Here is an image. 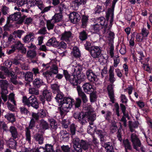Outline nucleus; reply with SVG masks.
<instances>
[{
  "instance_id": "obj_63",
  "label": "nucleus",
  "mask_w": 152,
  "mask_h": 152,
  "mask_svg": "<svg viewBox=\"0 0 152 152\" xmlns=\"http://www.w3.org/2000/svg\"><path fill=\"white\" fill-rule=\"evenodd\" d=\"M52 7L51 6L45 7V6L44 5L42 7V8L40 9L41 10V13L42 14H43L46 12H48V11L50 10V9Z\"/></svg>"
},
{
  "instance_id": "obj_42",
  "label": "nucleus",
  "mask_w": 152,
  "mask_h": 152,
  "mask_svg": "<svg viewBox=\"0 0 152 152\" xmlns=\"http://www.w3.org/2000/svg\"><path fill=\"white\" fill-rule=\"evenodd\" d=\"M57 129H51L52 132V136L55 141H57L59 139L58 134L57 133Z\"/></svg>"
},
{
  "instance_id": "obj_24",
  "label": "nucleus",
  "mask_w": 152,
  "mask_h": 152,
  "mask_svg": "<svg viewBox=\"0 0 152 152\" xmlns=\"http://www.w3.org/2000/svg\"><path fill=\"white\" fill-rule=\"evenodd\" d=\"M9 131L11 133L12 137L14 139L18 138V134L17 131V129L14 126H11L9 129Z\"/></svg>"
},
{
  "instance_id": "obj_12",
  "label": "nucleus",
  "mask_w": 152,
  "mask_h": 152,
  "mask_svg": "<svg viewBox=\"0 0 152 152\" xmlns=\"http://www.w3.org/2000/svg\"><path fill=\"white\" fill-rule=\"evenodd\" d=\"M73 117L75 119H78L82 125L85 124L86 123V112H75L73 115Z\"/></svg>"
},
{
  "instance_id": "obj_34",
  "label": "nucleus",
  "mask_w": 152,
  "mask_h": 152,
  "mask_svg": "<svg viewBox=\"0 0 152 152\" xmlns=\"http://www.w3.org/2000/svg\"><path fill=\"white\" fill-rule=\"evenodd\" d=\"M4 117L8 121L12 123L15 121V116L12 113H7L4 116Z\"/></svg>"
},
{
  "instance_id": "obj_21",
  "label": "nucleus",
  "mask_w": 152,
  "mask_h": 152,
  "mask_svg": "<svg viewBox=\"0 0 152 152\" xmlns=\"http://www.w3.org/2000/svg\"><path fill=\"white\" fill-rule=\"evenodd\" d=\"M42 75L46 78L48 83H50L52 80L53 79L54 75L49 71L43 72Z\"/></svg>"
},
{
  "instance_id": "obj_53",
  "label": "nucleus",
  "mask_w": 152,
  "mask_h": 152,
  "mask_svg": "<svg viewBox=\"0 0 152 152\" xmlns=\"http://www.w3.org/2000/svg\"><path fill=\"white\" fill-rule=\"evenodd\" d=\"M60 134L62 138H69V134L66 131L61 130L60 132Z\"/></svg>"
},
{
  "instance_id": "obj_54",
  "label": "nucleus",
  "mask_w": 152,
  "mask_h": 152,
  "mask_svg": "<svg viewBox=\"0 0 152 152\" xmlns=\"http://www.w3.org/2000/svg\"><path fill=\"white\" fill-rule=\"evenodd\" d=\"M120 98L121 101L122 103L125 104L126 106V104L128 101V100L125 95L124 94H121Z\"/></svg>"
},
{
  "instance_id": "obj_13",
  "label": "nucleus",
  "mask_w": 152,
  "mask_h": 152,
  "mask_svg": "<svg viewBox=\"0 0 152 152\" xmlns=\"http://www.w3.org/2000/svg\"><path fill=\"white\" fill-rule=\"evenodd\" d=\"M102 51L100 47L97 46H94L89 51L91 56L94 58H98L101 54Z\"/></svg>"
},
{
  "instance_id": "obj_50",
  "label": "nucleus",
  "mask_w": 152,
  "mask_h": 152,
  "mask_svg": "<svg viewBox=\"0 0 152 152\" xmlns=\"http://www.w3.org/2000/svg\"><path fill=\"white\" fill-rule=\"evenodd\" d=\"M48 71L51 72V73H52L54 75L55 74H56L58 73V68L56 65H53L52 66L50 70Z\"/></svg>"
},
{
  "instance_id": "obj_44",
  "label": "nucleus",
  "mask_w": 152,
  "mask_h": 152,
  "mask_svg": "<svg viewBox=\"0 0 152 152\" xmlns=\"http://www.w3.org/2000/svg\"><path fill=\"white\" fill-rule=\"evenodd\" d=\"M145 39H146V38H144L141 33H139L137 34L136 35V40L137 42H143V40Z\"/></svg>"
},
{
  "instance_id": "obj_19",
  "label": "nucleus",
  "mask_w": 152,
  "mask_h": 152,
  "mask_svg": "<svg viewBox=\"0 0 152 152\" xmlns=\"http://www.w3.org/2000/svg\"><path fill=\"white\" fill-rule=\"evenodd\" d=\"M40 129L42 131H45L49 129V127L48 124L44 119L40 121L39 124Z\"/></svg>"
},
{
  "instance_id": "obj_43",
  "label": "nucleus",
  "mask_w": 152,
  "mask_h": 152,
  "mask_svg": "<svg viewBox=\"0 0 152 152\" xmlns=\"http://www.w3.org/2000/svg\"><path fill=\"white\" fill-rule=\"evenodd\" d=\"M20 113L23 115H26L29 113L30 112L24 107H21L19 108Z\"/></svg>"
},
{
  "instance_id": "obj_25",
  "label": "nucleus",
  "mask_w": 152,
  "mask_h": 152,
  "mask_svg": "<svg viewBox=\"0 0 152 152\" xmlns=\"http://www.w3.org/2000/svg\"><path fill=\"white\" fill-rule=\"evenodd\" d=\"M43 82L42 80L39 78H36L33 81V84L34 87L35 88H39L43 84Z\"/></svg>"
},
{
  "instance_id": "obj_48",
  "label": "nucleus",
  "mask_w": 152,
  "mask_h": 152,
  "mask_svg": "<svg viewBox=\"0 0 152 152\" xmlns=\"http://www.w3.org/2000/svg\"><path fill=\"white\" fill-rule=\"evenodd\" d=\"M113 61V66L114 67L116 68L117 67L120 62V59L119 56L118 55L115 56L114 58Z\"/></svg>"
},
{
  "instance_id": "obj_7",
  "label": "nucleus",
  "mask_w": 152,
  "mask_h": 152,
  "mask_svg": "<svg viewBox=\"0 0 152 152\" xmlns=\"http://www.w3.org/2000/svg\"><path fill=\"white\" fill-rule=\"evenodd\" d=\"M118 0H113L112 2V5L110 8H108L106 12V18L107 20H108L110 17V25H112L113 21L114 11L115 5Z\"/></svg>"
},
{
  "instance_id": "obj_23",
  "label": "nucleus",
  "mask_w": 152,
  "mask_h": 152,
  "mask_svg": "<svg viewBox=\"0 0 152 152\" xmlns=\"http://www.w3.org/2000/svg\"><path fill=\"white\" fill-rule=\"evenodd\" d=\"M102 146L105 148L107 152H114V151L112 144L111 142L104 143Z\"/></svg>"
},
{
  "instance_id": "obj_9",
  "label": "nucleus",
  "mask_w": 152,
  "mask_h": 152,
  "mask_svg": "<svg viewBox=\"0 0 152 152\" xmlns=\"http://www.w3.org/2000/svg\"><path fill=\"white\" fill-rule=\"evenodd\" d=\"M35 120H34L33 119H31L28 127H26V129L25 135L26 140L29 143H30L31 142V132L29 129H33V128L35 126Z\"/></svg>"
},
{
  "instance_id": "obj_37",
  "label": "nucleus",
  "mask_w": 152,
  "mask_h": 152,
  "mask_svg": "<svg viewBox=\"0 0 152 152\" xmlns=\"http://www.w3.org/2000/svg\"><path fill=\"white\" fill-rule=\"evenodd\" d=\"M106 19L104 17H99L98 18L97 20V23L99 24V25H100V26H104L105 25Z\"/></svg>"
},
{
  "instance_id": "obj_15",
  "label": "nucleus",
  "mask_w": 152,
  "mask_h": 152,
  "mask_svg": "<svg viewBox=\"0 0 152 152\" xmlns=\"http://www.w3.org/2000/svg\"><path fill=\"white\" fill-rule=\"evenodd\" d=\"M33 21V19L31 17H27V16L25 15H23L21 16L20 18L17 22L18 24H22L24 22L25 24L29 25Z\"/></svg>"
},
{
  "instance_id": "obj_6",
  "label": "nucleus",
  "mask_w": 152,
  "mask_h": 152,
  "mask_svg": "<svg viewBox=\"0 0 152 152\" xmlns=\"http://www.w3.org/2000/svg\"><path fill=\"white\" fill-rule=\"evenodd\" d=\"M86 94H89L90 100L91 103H93L96 101L97 96L96 92L94 91L92 85L86 83Z\"/></svg>"
},
{
  "instance_id": "obj_31",
  "label": "nucleus",
  "mask_w": 152,
  "mask_h": 152,
  "mask_svg": "<svg viewBox=\"0 0 152 152\" xmlns=\"http://www.w3.org/2000/svg\"><path fill=\"white\" fill-rule=\"evenodd\" d=\"M77 91L79 96L81 98L83 101L84 103L86 102V94L84 93L83 92L80 87L79 86H77Z\"/></svg>"
},
{
  "instance_id": "obj_46",
  "label": "nucleus",
  "mask_w": 152,
  "mask_h": 152,
  "mask_svg": "<svg viewBox=\"0 0 152 152\" xmlns=\"http://www.w3.org/2000/svg\"><path fill=\"white\" fill-rule=\"evenodd\" d=\"M27 0H18L17 4L18 7L24 6L25 5L27 6Z\"/></svg>"
},
{
  "instance_id": "obj_18",
  "label": "nucleus",
  "mask_w": 152,
  "mask_h": 152,
  "mask_svg": "<svg viewBox=\"0 0 152 152\" xmlns=\"http://www.w3.org/2000/svg\"><path fill=\"white\" fill-rule=\"evenodd\" d=\"M72 37V34L70 31H65L62 34L61 37L62 40H64L66 42H69L70 39Z\"/></svg>"
},
{
  "instance_id": "obj_11",
  "label": "nucleus",
  "mask_w": 152,
  "mask_h": 152,
  "mask_svg": "<svg viewBox=\"0 0 152 152\" xmlns=\"http://www.w3.org/2000/svg\"><path fill=\"white\" fill-rule=\"evenodd\" d=\"M94 110L91 105L86 106V118L88 121H94L96 119V115L94 114Z\"/></svg>"
},
{
  "instance_id": "obj_62",
  "label": "nucleus",
  "mask_w": 152,
  "mask_h": 152,
  "mask_svg": "<svg viewBox=\"0 0 152 152\" xmlns=\"http://www.w3.org/2000/svg\"><path fill=\"white\" fill-rule=\"evenodd\" d=\"M47 33V31L45 27L41 28L37 32L38 34L41 35H45Z\"/></svg>"
},
{
  "instance_id": "obj_16",
  "label": "nucleus",
  "mask_w": 152,
  "mask_h": 152,
  "mask_svg": "<svg viewBox=\"0 0 152 152\" xmlns=\"http://www.w3.org/2000/svg\"><path fill=\"white\" fill-rule=\"evenodd\" d=\"M86 76L88 80L91 82L97 81L96 75L93 73L91 70L89 69L86 72Z\"/></svg>"
},
{
  "instance_id": "obj_29",
  "label": "nucleus",
  "mask_w": 152,
  "mask_h": 152,
  "mask_svg": "<svg viewBox=\"0 0 152 152\" xmlns=\"http://www.w3.org/2000/svg\"><path fill=\"white\" fill-rule=\"evenodd\" d=\"M123 143L125 148V152H128L127 149L129 150H131L132 149L131 143L128 139L124 140Z\"/></svg>"
},
{
  "instance_id": "obj_22",
  "label": "nucleus",
  "mask_w": 152,
  "mask_h": 152,
  "mask_svg": "<svg viewBox=\"0 0 152 152\" xmlns=\"http://www.w3.org/2000/svg\"><path fill=\"white\" fill-rule=\"evenodd\" d=\"M34 34L32 32H30L23 39L24 42L26 43L29 42L30 41H32L34 38Z\"/></svg>"
},
{
  "instance_id": "obj_4",
  "label": "nucleus",
  "mask_w": 152,
  "mask_h": 152,
  "mask_svg": "<svg viewBox=\"0 0 152 152\" xmlns=\"http://www.w3.org/2000/svg\"><path fill=\"white\" fill-rule=\"evenodd\" d=\"M22 100L23 104L28 107L31 106L36 109H37L39 107L37 98L34 95H31L28 98L26 96H23Z\"/></svg>"
},
{
  "instance_id": "obj_1",
  "label": "nucleus",
  "mask_w": 152,
  "mask_h": 152,
  "mask_svg": "<svg viewBox=\"0 0 152 152\" xmlns=\"http://www.w3.org/2000/svg\"><path fill=\"white\" fill-rule=\"evenodd\" d=\"M73 75H70L66 70H63V74L66 81H69L73 86H77L80 81H83L86 78L85 73L81 72V67L77 65L73 68Z\"/></svg>"
},
{
  "instance_id": "obj_20",
  "label": "nucleus",
  "mask_w": 152,
  "mask_h": 152,
  "mask_svg": "<svg viewBox=\"0 0 152 152\" xmlns=\"http://www.w3.org/2000/svg\"><path fill=\"white\" fill-rule=\"evenodd\" d=\"M16 139L11 138L7 141V143L8 144L10 148L14 149L16 148L17 142L15 140Z\"/></svg>"
},
{
  "instance_id": "obj_40",
  "label": "nucleus",
  "mask_w": 152,
  "mask_h": 152,
  "mask_svg": "<svg viewBox=\"0 0 152 152\" xmlns=\"http://www.w3.org/2000/svg\"><path fill=\"white\" fill-rule=\"evenodd\" d=\"M51 87L53 93H58L59 92V86L56 83L52 84L51 85Z\"/></svg>"
},
{
  "instance_id": "obj_51",
  "label": "nucleus",
  "mask_w": 152,
  "mask_h": 152,
  "mask_svg": "<svg viewBox=\"0 0 152 152\" xmlns=\"http://www.w3.org/2000/svg\"><path fill=\"white\" fill-rule=\"evenodd\" d=\"M9 100H10L11 102L15 106H16V101L15 99V94L13 93L10 94L9 95Z\"/></svg>"
},
{
  "instance_id": "obj_35",
  "label": "nucleus",
  "mask_w": 152,
  "mask_h": 152,
  "mask_svg": "<svg viewBox=\"0 0 152 152\" xmlns=\"http://www.w3.org/2000/svg\"><path fill=\"white\" fill-rule=\"evenodd\" d=\"M101 28H102V27L100 26L99 24L97 23L93 25L92 30L94 33L98 34Z\"/></svg>"
},
{
  "instance_id": "obj_47",
  "label": "nucleus",
  "mask_w": 152,
  "mask_h": 152,
  "mask_svg": "<svg viewBox=\"0 0 152 152\" xmlns=\"http://www.w3.org/2000/svg\"><path fill=\"white\" fill-rule=\"evenodd\" d=\"M43 152H54L52 145L49 144H46L45 149H43Z\"/></svg>"
},
{
  "instance_id": "obj_17",
  "label": "nucleus",
  "mask_w": 152,
  "mask_h": 152,
  "mask_svg": "<svg viewBox=\"0 0 152 152\" xmlns=\"http://www.w3.org/2000/svg\"><path fill=\"white\" fill-rule=\"evenodd\" d=\"M21 17V14L20 12H16L10 15L7 18V20L9 21L11 20L12 21L18 20V21Z\"/></svg>"
},
{
  "instance_id": "obj_38",
  "label": "nucleus",
  "mask_w": 152,
  "mask_h": 152,
  "mask_svg": "<svg viewBox=\"0 0 152 152\" xmlns=\"http://www.w3.org/2000/svg\"><path fill=\"white\" fill-rule=\"evenodd\" d=\"M94 135L93 133H91V136L89 137H86V139L88 140V141L86 140V150L88 149V145H89L91 147V144L92 142L93 138H94Z\"/></svg>"
},
{
  "instance_id": "obj_3",
  "label": "nucleus",
  "mask_w": 152,
  "mask_h": 152,
  "mask_svg": "<svg viewBox=\"0 0 152 152\" xmlns=\"http://www.w3.org/2000/svg\"><path fill=\"white\" fill-rule=\"evenodd\" d=\"M73 102L74 100L68 97L64 98L61 102H60L61 106L59 108L60 113L61 115H64L66 112L69 111L72 107Z\"/></svg>"
},
{
  "instance_id": "obj_8",
  "label": "nucleus",
  "mask_w": 152,
  "mask_h": 152,
  "mask_svg": "<svg viewBox=\"0 0 152 152\" xmlns=\"http://www.w3.org/2000/svg\"><path fill=\"white\" fill-rule=\"evenodd\" d=\"M130 140L132 142L134 149L136 151H139L138 147H140L142 145L140 140L135 133H132L130 136Z\"/></svg>"
},
{
  "instance_id": "obj_41",
  "label": "nucleus",
  "mask_w": 152,
  "mask_h": 152,
  "mask_svg": "<svg viewBox=\"0 0 152 152\" xmlns=\"http://www.w3.org/2000/svg\"><path fill=\"white\" fill-rule=\"evenodd\" d=\"M36 51L34 50H29L27 52V55L28 57L34 58L36 56Z\"/></svg>"
},
{
  "instance_id": "obj_60",
  "label": "nucleus",
  "mask_w": 152,
  "mask_h": 152,
  "mask_svg": "<svg viewBox=\"0 0 152 152\" xmlns=\"http://www.w3.org/2000/svg\"><path fill=\"white\" fill-rule=\"evenodd\" d=\"M60 13L61 14L64 10L66 9L65 5L63 3L60 4L58 7Z\"/></svg>"
},
{
  "instance_id": "obj_39",
  "label": "nucleus",
  "mask_w": 152,
  "mask_h": 152,
  "mask_svg": "<svg viewBox=\"0 0 152 152\" xmlns=\"http://www.w3.org/2000/svg\"><path fill=\"white\" fill-rule=\"evenodd\" d=\"M94 135L93 133H91V136L89 137H86V139L88 140V141L86 140V150L88 149V145H89L91 147V144L92 142L93 138H94Z\"/></svg>"
},
{
  "instance_id": "obj_10",
  "label": "nucleus",
  "mask_w": 152,
  "mask_h": 152,
  "mask_svg": "<svg viewBox=\"0 0 152 152\" xmlns=\"http://www.w3.org/2000/svg\"><path fill=\"white\" fill-rule=\"evenodd\" d=\"M52 93L49 90L45 89L43 90L42 95L39 96V99L43 104L45 103V100L50 102L52 99Z\"/></svg>"
},
{
  "instance_id": "obj_59",
  "label": "nucleus",
  "mask_w": 152,
  "mask_h": 152,
  "mask_svg": "<svg viewBox=\"0 0 152 152\" xmlns=\"http://www.w3.org/2000/svg\"><path fill=\"white\" fill-rule=\"evenodd\" d=\"M113 89V87L112 84H110L108 86L107 89L108 91V95H110L111 94H114V92Z\"/></svg>"
},
{
  "instance_id": "obj_26",
  "label": "nucleus",
  "mask_w": 152,
  "mask_h": 152,
  "mask_svg": "<svg viewBox=\"0 0 152 152\" xmlns=\"http://www.w3.org/2000/svg\"><path fill=\"white\" fill-rule=\"evenodd\" d=\"M34 138L35 141L39 144H42L43 143L44 138L43 135L39 133H36L34 135Z\"/></svg>"
},
{
  "instance_id": "obj_61",
  "label": "nucleus",
  "mask_w": 152,
  "mask_h": 152,
  "mask_svg": "<svg viewBox=\"0 0 152 152\" xmlns=\"http://www.w3.org/2000/svg\"><path fill=\"white\" fill-rule=\"evenodd\" d=\"M29 93L32 94L38 95L39 94V91L35 88H31L29 89Z\"/></svg>"
},
{
  "instance_id": "obj_5",
  "label": "nucleus",
  "mask_w": 152,
  "mask_h": 152,
  "mask_svg": "<svg viewBox=\"0 0 152 152\" xmlns=\"http://www.w3.org/2000/svg\"><path fill=\"white\" fill-rule=\"evenodd\" d=\"M9 85L8 82L7 80H0L1 96L4 102H6L7 100V95L8 93L7 88L8 87Z\"/></svg>"
},
{
  "instance_id": "obj_14",
  "label": "nucleus",
  "mask_w": 152,
  "mask_h": 152,
  "mask_svg": "<svg viewBox=\"0 0 152 152\" xmlns=\"http://www.w3.org/2000/svg\"><path fill=\"white\" fill-rule=\"evenodd\" d=\"M69 18L72 23L75 24L79 21L81 18L78 13L73 12L69 15Z\"/></svg>"
},
{
  "instance_id": "obj_36",
  "label": "nucleus",
  "mask_w": 152,
  "mask_h": 152,
  "mask_svg": "<svg viewBox=\"0 0 152 152\" xmlns=\"http://www.w3.org/2000/svg\"><path fill=\"white\" fill-rule=\"evenodd\" d=\"M54 23L51 19L47 20L46 26L48 30H53L54 26Z\"/></svg>"
},
{
  "instance_id": "obj_58",
  "label": "nucleus",
  "mask_w": 152,
  "mask_h": 152,
  "mask_svg": "<svg viewBox=\"0 0 152 152\" xmlns=\"http://www.w3.org/2000/svg\"><path fill=\"white\" fill-rule=\"evenodd\" d=\"M15 42V44L13 45V46H15V49L16 48L19 50L23 46V44L20 41H18Z\"/></svg>"
},
{
  "instance_id": "obj_56",
  "label": "nucleus",
  "mask_w": 152,
  "mask_h": 152,
  "mask_svg": "<svg viewBox=\"0 0 152 152\" xmlns=\"http://www.w3.org/2000/svg\"><path fill=\"white\" fill-rule=\"evenodd\" d=\"M35 0H30L27 1V7L28 8H30L31 7L36 6Z\"/></svg>"
},
{
  "instance_id": "obj_27",
  "label": "nucleus",
  "mask_w": 152,
  "mask_h": 152,
  "mask_svg": "<svg viewBox=\"0 0 152 152\" xmlns=\"http://www.w3.org/2000/svg\"><path fill=\"white\" fill-rule=\"evenodd\" d=\"M58 42L55 38H52L49 39L46 43V45L48 46H52L53 47L56 48L58 46Z\"/></svg>"
},
{
  "instance_id": "obj_33",
  "label": "nucleus",
  "mask_w": 152,
  "mask_h": 152,
  "mask_svg": "<svg viewBox=\"0 0 152 152\" xmlns=\"http://www.w3.org/2000/svg\"><path fill=\"white\" fill-rule=\"evenodd\" d=\"M71 53L73 56L76 58H79L81 54L79 49L76 46L73 47Z\"/></svg>"
},
{
  "instance_id": "obj_49",
  "label": "nucleus",
  "mask_w": 152,
  "mask_h": 152,
  "mask_svg": "<svg viewBox=\"0 0 152 152\" xmlns=\"http://www.w3.org/2000/svg\"><path fill=\"white\" fill-rule=\"evenodd\" d=\"M47 112L45 110L41 109L39 111L38 113L41 118H43L46 117Z\"/></svg>"
},
{
  "instance_id": "obj_64",
  "label": "nucleus",
  "mask_w": 152,
  "mask_h": 152,
  "mask_svg": "<svg viewBox=\"0 0 152 152\" xmlns=\"http://www.w3.org/2000/svg\"><path fill=\"white\" fill-rule=\"evenodd\" d=\"M140 33L142 35V36L144 37V38H145V37L148 36V34L149 31L146 28H143L142 29L141 33Z\"/></svg>"
},
{
  "instance_id": "obj_32",
  "label": "nucleus",
  "mask_w": 152,
  "mask_h": 152,
  "mask_svg": "<svg viewBox=\"0 0 152 152\" xmlns=\"http://www.w3.org/2000/svg\"><path fill=\"white\" fill-rule=\"evenodd\" d=\"M25 79L27 83H30L32 81L33 73L31 72H27L24 75Z\"/></svg>"
},
{
  "instance_id": "obj_52",
  "label": "nucleus",
  "mask_w": 152,
  "mask_h": 152,
  "mask_svg": "<svg viewBox=\"0 0 152 152\" xmlns=\"http://www.w3.org/2000/svg\"><path fill=\"white\" fill-rule=\"evenodd\" d=\"M1 11L3 15H6L9 12V8L6 6H2Z\"/></svg>"
},
{
  "instance_id": "obj_30",
  "label": "nucleus",
  "mask_w": 152,
  "mask_h": 152,
  "mask_svg": "<svg viewBox=\"0 0 152 152\" xmlns=\"http://www.w3.org/2000/svg\"><path fill=\"white\" fill-rule=\"evenodd\" d=\"M49 122L50 129H57L58 128V123L53 118L48 119Z\"/></svg>"
},
{
  "instance_id": "obj_28",
  "label": "nucleus",
  "mask_w": 152,
  "mask_h": 152,
  "mask_svg": "<svg viewBox=\"0 0 152 152\" xmlns=\"http://www.w3.org/2000/svg\"><path fill=\"white\" fill-rule=\"evenodd\" d=\"M63 16L61 13L56 14L51 19L55 23L61 21L62 19Z\"/></svg>"
},
{
  "instance_id": "obj_57",
  "label": "nucleus",
  "mask_w": 152,
  "mask_h": 152,
  "mask_svg": "<svg viewBox=\"0 0 152 152\" xmlns=\"http://www.w3.org/2000/svg\"><path fill=\"white\" fill-rule=\"evenodd\" d=\"M58 46L56 48L59 49H65L66 47V45L65 43L63 41H61L59 42H58Z\"/></svg>"
},
{
  "instance_id": "obj_45",
  "label": "nucleus",
  "mask_w": 152,
  "mask_h": 152,
  "mask_svg": "<svg viewBox=\"0 0 152 152\" xmlns=\"http://www.w3.org/2000/svg\"><path fill=\"white\" fill-rule=\"evenodd\" d=\"M85 11L84 10H82L81 12V13L82 15V17L81 19L82 25V27L83 28H85L86 27V16L85 14H83V13H85Z\"/></svg>"
},
{
  "instance_id": "obj_2",
  "label": "nucleus",
  "mask_w": 152,
  "mask_h": 152,
  "mask_svg": "<svg viewBox=\"0 0 152 152\" xmlns=\"http://www.w3.org/2000/svg\"><path fill=\"white\" fill-rule=\"evenodd\" d=\"M70 134L72 139V142L73 144V147L77 152H82V148L86 150V142L83 140L80 141V139L77 137L75 136L76 128L74 124L70 126Z\"/></svg>"
},
{
  "instance_id": "obj_55",
  "label": "nucleus",
  "mask_w": 152,
  "mask_h": 152,
  "mask_svg": "<svg viewBox=\"0 0 152 152\" xmlns=\"http://www.w3.org/2000/svg\"><path fill=\"white\" fill-rule=\"evenodd\" d=\"M56 96L55 97V99L58 102H61L63 99L64 98L62 94L61 93L58 92L57 93Z\"/></svg>"
}]
</instances>
